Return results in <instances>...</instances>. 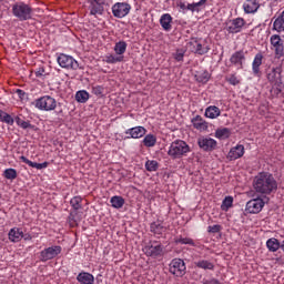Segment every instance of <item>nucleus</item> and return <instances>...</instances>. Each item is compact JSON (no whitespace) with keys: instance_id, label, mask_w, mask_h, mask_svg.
<instances>
[{"instance_id":"1","label":"nucleus","mask_w":284,"mask_h":284,"mask_svg":"<svg viewBox=\"0 0 284 284\" xmlns=\"http://www.w3.org/2000/svg\"><path fill=\"white\" fill-rule=\"evenodd\" d=\"M253 189L261 196H270L278 190V182L270 172H260L253 179Z\"/></svg>"},{"instance_id":"2","label":"nucleus","mask_w":284,"mask_h":284,"mask_svg":"<svg viewBox=\"0 0 284 284\" xmlns=\"http://www.w3.org/2000/svg\"><path fill=\"white\" fill-rule=\"evenodd\" d=\"M190 152H192V150L186 141L175 140L170 144L168 154L172 159H183V156H187Z\"/></svg>"},{"instance_id":"3","label":"nucleus","mask_w":284,"mask_h":284,"mask_svg":"<svg viewBox=\"0 0 284 284\" xmlns=\"http://www.w3.org/2000/svg\"><path fill=\"white\" fill-rule=\"evenodd\" d=\"M11 12L18 21H30L32 19V7L26 2H17L12 4Z\"/></svg>"},{"instance_id":"4","label":"nucleus","mask_w":284,"mask_h":284,"mask_svg":"<svg viewBox=\"0 0 284 284\" xmlns=\"http://www.w3.org/2000/svg\"><path fill=\"white\" fill-rule=\"evenodd\" d=\"M32 105L40 112H54L57 110V99L52 95H42L32 102Z\"/></svg>"},{"instance_id":"5","label":"nucleus","mask_w":284,"mask_h":284,"mask_svg":"<svg viewBox=\"0 0 284 284\" xmlns=\"http://www.w3.org/2000/svg\"><path fill=\"white\" fill-rule=\"evenodd\" d=\"M266 79L271 85L281 88L283 85V68L274 67L266 73Z\"/></svg>"},{"instance_id":"6","label":"nucleus","mask_w":284,"mask_h":284,"mask_svg":"<svg viewBox=\"0 0 284 284\" xmlns=\"http://www.w3.org/2000/svg\"><path fill=\"white\" fill-rule=\"evenodd\" d=\"M57 62L64 70H79V62L72 55L60 53L57 57Z\"/></svg>"},{"instance_id":"7","label":"nucleus","mask_w":284,"mask_h":284,"mask_svg":"<svg viewBox=\"0 0 284 284\" xmlns=\"http://www.w3.org/2000/svg\"><path fill=\"white\" fill-rule=\"evenodd\" d=\"M61 252H63V247H61L60 245H53V246L43 248L40 252V261L41 263H48V261H52V258H57V256H59Z\"/></svg>"},{"instance_id":"8","label":"nucleus","mask_w":284,"mask_h":284,"mask_svg":"<svg viewBox=\"0 0 284 284\" xmlns=\"http://www.w3.org/2000/svg\"><path fill=\"white\" fill-rule=\"evenodd\" d=\"M112 14L115 19H123L130 14L132 6L128 2H115L112 8Z\"/></svg>"},{"instance_id":"9","label":"nucleus","mask_w":284,"mask_h":284,"mask_svg":"<svg viewBox=\"0 0 284 284\" xmlns=\"http://www.w3.org/2000/svg\"><path fill=\"white\" fill-rule=\"evenodd\" d=\"M186 270L187 267L185 266V262L181 258H174L170 263L169 272L170 274H173V276L182 278V276H185Z\"/></svg>"},{"instance_id":"10","label":"nucleus","mask_w":284,"mask_h":284,"mask_svg":"<svg viewBox=\"0 0 284 284\" xmlns=\"http://www.w3.org/2000/svg\"><path fill=\"white\" fill-rule=\"evenodd\" d=\"M271 45L274 50L275 59H283L284 57V40L278 34H273L270 38Z\"/></svg>"},{"instance_id":"11","label":"nucleus","mask_w":284,"mask_h":284,"mask_svg":"<svg viewBox=\"0 0 284 284\" xmlns=\"http://www.w3.org/2000/svg\"><path fill=\"white\" fill-rule=\"evenodd\" d=\"M197 145L203 152H214L219 145V142L210 136H200L197 139Z\"/></svg>"},{"instance_id":"12","label":"nucleus","mask_w":284,"mask_h":284,"mask_svg":"<svg viewBox=\"0 0 284 284\" xmlns=\"http://www.w3.org/2000/svg\"><path fill=\"white\" fill-rule=\"evenodd\" d=\"M143 252L145 256L159 258V256H163V245L159 242H153L150 245L144 246Z\"/></svg>"},{"instance_id":"13","label":"nucleus","mask_w":284,"mask_h":284,"mask_svg":"<svg viewBox=\"0 0 284 284\" xmlns=\"http://www.w3.org/2000/svg\"><path fill=\"white\" fill-rule=\"evenodd\" d=\"M263 207H265V201H263L261 197H257L248 201L246 203L245 210L248 214H258L262 212Z\"/></svg>"},{"instance_id":"14","label":"nucleus","mask_w":284,"mask_h":284,"mask_svg":"<svg viewBox=\"0 0 284 284\" xmlns=\"http://www.w3.org/2000/svg\"><path fill=\"white\" fill-rule=\"evenodd\" d=\"M245 26V19L243 18H235L233 20H230L226 30L230 32V34H239L241 30H243V27Z\"/></svg>"},{"instance_id":"15","label":"nucleus","mask_w":284,"mask_h":284,"mask_svg":"<svg viewBox=\"0 0 284 284\" xmlns=\"http://www.w3.org/2000/svg\"><path fill=\"white\" fill-rule=\"evenodd\" d=\"M189 45L191 48V52H194V54H199L200 57H203V54H207L210 52V45L201 43L197 40L189 42Z\"/></svg>"},{"instance_id":"16","label":"nucleus","mask_w":284,"mask_h":284,"mask_svg":"<svg viewBox=\"0 0 284 284\" xmlns=\"http://www.w3.org/2000/svg\"><path fill=\"white\" fill-rule=\"evenodd\" d=\"M231 65L237 68V70H243V63H245V51H235L230 58Z\"/></svg>"},{"instance_id":"17","label":"nucleus","mask_w":284,"mask_h":284,"mask_svg":"<svg viewBox=\"0 0 284 284\" xmlns=\"http://www.w3.org/2000/svg\"><path fill=\"white\" fill-rule=\"evenodd\" d=\"M261 8V2L258 0H245L243 3V10L245 14H255Z\"/></svg>"},{"instance_id":"18","label":"nucleus","mask_w":284,"mask_h":284,"mask_svg":"<svg viewBox=\"0 0 284 284\" xmlns=\"http://www.w3.org/2000/svg\"><path fill=\"white\" fill-rule=\"evenodd\" d=\"M191 123L194 130H197L199 132H206L207 128H210L207 121H205L201 115L192 118Z\"/></svg>"},{"instance_id":"19","label":"nucleus","mask_w":284,"mask_h":284,"mask_svg":"<svg viewBox=\"0 0 284 284\" xmlns=\"http://www.w3.org/2000/svg\"><path fill=\"white\" fill-rule=\"evenodd\" d=\"M245 154V146L243 144H237L236 146L231 148L227 159L229 161H236L237 159H242Z\"/></svg>"},{"instance_id":"20","label":"nucleus","mask_w":284,"mask_h":284,"mask_svg":"<svg viewBox=\"0 0 284 284\" xmlns=\"http://www.w3.org/2000/svg\"><path fill=\"white\" fill-rule=\"evenodd\" d=\"M104 3L105 2L103 0H91L89 6L90 14L93 17H97V14H103Z\"/></svg>"},{"instance_id":"21","label":"nucleus","mask_w":284,"mask_h":284,"mask_svg":"<svg viewBox=\"0 0 284 284\" xmlns=\"http://www.w3.org/2000/svg\"><path fill=\"white\" fill-rule=\"evenodd\" d=\"M146 133L148 130L144 126H134L125 131V134L130 135L128 139H143Z\"/></svg>"},{"instance_id":"22","label":"nucleus","mask_w":284,"mask_h":284,"mask_svg":"<svg viewBox=\"0 0 284 284\" xmlns=\"http://www.w3.org/2000/svg\"><path fill=\"white\" fill-rule=\"evenodd\" d=\"M261 65H263V53L258 52L252 62V72L255 77H261Z\"/></svg>"},{"instance_id":"23","label":"nucleus","mask_w":284,"mask_h":284,"mask_svg":"<svg viewBox=\"0 0 284 284\" xmlns=\"http://www.w3.org/2000/svg\"><path fill=\"white\" fill-rule=\"evenodd\" d=\"M172 21L173 18L170 13L162 14L160 18V26L162 30H164L165 32H170L172 30Z\"/></svg>"},{"instance_id":"24","label":"nucleus","mask_w":284,"mask_h":284,"mask_svg":"<svg viewBox=\"0 0 284 284\" xmlns=\"http://www.w3.org/2000/svg\"><path fill=\"white\" fill-rule=\"evenodd\" d=\"M20 161H22V163H26L27 165H29V168H36V170H45V168H48V165H50V163H48V162H43V163L32 162L28 158H26V155H21Z\"/></svg>"},{"instance_id":"25","label":"nucleus","mask_w":284,"mask_h":284,"mask_svg":"<svg viewBox=\"0 0 284 284\" xmlns=\"http://www.w3.org/2000/svg\"><path fill=\"white\" fill-rule=\"evenodd\" d=\"M150 232L154 234L155 236H161L165 232V226H163V222L161 220H158L150 225Z\"/></svg>"},{"instance_id":"26","label":"nucleus","mask_w":284,"mask_h":284,"mask_svg":"<svg viewBox=\"0 0 284 284\" xmlns=\"http://www.w3.org/2000/svg\"><path fill=\"white\" fill-rule=\"evenodd\" d=\"M77 281L80 284H94V275L82 271L78 274Z\"/></svg>"},{"instance_id":"27","label":"nucleus","mask_w":284,"mask_h":284,"mask_svg":"<svg viewBox=\"0 0 284 284\" xmlns=\"http://www.w3.org/2000/svg\"><path fill=\"white\" fill-rule=\"evenodd\" d=\"M204 116L206 119H219L221 116V109L216 105H210L205 109Z\"/></svg>"},{"instance_id":"28","label":"nucleus","mask_w":284,"mask_h":284,"mask_svg":"<svg viewBox=\"0 0 284 284\" xmlns=\"http://www.w3.org/2000/svg\"><path fill=\"white\" fill-rule=\"evenodd\" d=\"M230 136H232V129L219 128L215 130V139L220 141H225V139H230Z\"/></svg>"},{"instance_id":"29","label":"nucleus","mask_w":284,"mask_h":284,"mask_svg":"<svg viewBox=\"0 0 284 284\" xmlns=\"http://www.w3.org/2000/svg\"><path fill=\"white\" fill-rule=\"evenodd\" d=\"M21 239H23V230L13 227L9 231V240H11L12 243H19Z\"/></svg>"},{"instance_id":"30","label":"nucleus","mask_w":284,"mask_h":284,"mask_svg":"<svg viewBox=\"0 0 284 284\" xmlns=\"http://www.w3.org/2000/svg\"><path fill=\"white\" fill-rule=\"evenodd\" d=\"M110 203L114 210H121V207L125 205V199H123L121 195H114L110 199Z\"/></svg>"},{"instance_id":"31","label":"nucleus","mask_w":284,"mask_h":284,"mask_svg":"<svg viewBox=\"0 0 284 284\" xmlns=\"http://www.w3.org/2000/svg\"><path fill=\"white\" fill-rule=\"evenodd\" d=\"M268 252H278L281 250V242L276 237H271L266 241Z\"/></svg>"},{"instance_id":"32","label":"nucleus","mask_w":284,"mask_h":284,"mask_svg":"<svg viewBox=\"0 0 284 284\" xmlns=\"http://www.w3.org/2000/svg\"><path fill=\"white\" fill-rule=\"evenodd\" d=\"M210 72L207 70L196 71L195 72V80L197 83H207L210 81Z\"/></svg>"},{"instance_id":"33","label":"nucleus","mask_w":284,"mask_h":284,"mask_svg":"<svg viewBox=\"0 0 284 284\" xmlns=\"http://www.w3.org/2000/svg\"><path fill=\"white\" fill-rule=\"evenodd\" d=\"M194 265L200 270H210L211 272H214V264L207 260H199L194 262Z\"/></svg>"},{"instance_id":"34","label":"nucleus","mask_w":284,"mask_h":284,"mask_svg":"<svg viewBox=\"0 0 284 284\" xmlns=\"http://www.w3.org/2000/svg\"><path fill=\"white\" fill-rule=\"evenodd\" d=\"M128 50V43L125 41H119L114 45V52L118 57H123Z\"/></svg>"},{"instance_id":"35","label":"nucleus","mask_w":284,"mask_h":284,"mask_svg":"<svg viewBox=\"0 0 284 284\" xmlns=\"http://www.w3.org/2000/svg\"><path fill=\"white\" fill-rule=\"evenodd\" d=\"M0 122L6 123L7 125H14V118H12L10 113H7L0 109Z\"/></svg>"},{"instance_id":"36","label":"nucleus","mask_w":284,"mask_h":284,"mask_svg":"<svg viewBox=\"0 0 284 284\" xmlns=\"http://www.w3.org/2000/svg\"><path fill=\"white\" fill-rule=\"evenodd\" d=\"M144 148H154L156 145V135L150 133L146 134L142 141Z\"/></svg>"},{"instance_id":"37","label":"nucleus","mask_w":284,"mask_h":284,"mask_svg":"<svg viewBox=\"0 0 284 284\" xmlns=\"http://www.w3.org/2000/svg\"><path fill=\"white\" fill-rule=\"evenodd\" d=\"M89 100L90 93L88 91L81 90L75 93V101H78V103H88Z\"/></svg>"},{"instance_id":"38","label":"nucleus","mask_w":284,"mask_h":284,"mask_svg":"<svg viewBox=\"0 0 284 284\" xmlns=\"http://www.w3.org/2000/svg\"><path fill=\"white\" fill-rule=\"evenodd\" d=\"M124 57L123 55H114V54H106L103 59L104 63H121L123 62Z\"/></svg>"},{"instance_id":"39","label":"nucleus","mask_w":284,"mask_h":284,"mask_svg":"<svg viewBox=\"0 0 284 284\" xmlns=\"http://www.w3.org/2000/svg\"><path fill=\"white\" fill-rule=\"evenodd\" d=\"M207 3V0H200L199 2H193L187 4V10L190 12H200L201 7L205 6Z\"/></svg>"},{"instance_id":"40","label":"nucleus","mask_w":284,"mask_h":284,"mask_svg":"<svg viewBox=\"0 0 284 284\" xmlns=\"http://www.w3.org/2000/svg\"><path fill=\"white\" fill-rule=\"evenodd\" d=\"M185 52H187L185 49H176L175 52L172 53V57L175 61H178V63H183Z\"/></svg>"},{"instance_id":"41","label":"nucleus","mask_w":284,"mask_h":284,"mask_svg":"<svg viewBox=\"0 0 284 284\" xmlns=\"http://www.w3.org/2000/svg\"><path fill=\"white\" fill-rule=\"evenodd\" d=\"M175 243L178 245H191L192 247H196V243L191 237H178L175 239Z\"/></svg>"},{"instance_id":"42","label":"nucleus","mask_w":284,"mask_h":284,"mask_svg":"<svg viewBox=\"0 0 284 284\" xmlns=\"http://www.w3.org/2000/svg\"><path fill=\"white\" fill-rule=\"evenodd\" d=\"M83 203V199L81 196H74L70 200V205L73 207L75 211L81 210L83 206L81 205Z\"/></svg>"},{"instance_id":"43","label":"nucleus","mask_w":284,"mask_h":284,"mask_svg":"<svg viewBox=\"0 0 284 284\" xmlns=\"http://www.w3.org/2000/svg\"><path fill=\"white\" fill-rule=\"evenodd\" d=\"M2 175L4 179H8V181H14L18 176L17 169H6Z\"/></svg>"},{"instance_id":"44","label":"nucleus","mask_w":284,"mask_h":284,"mask_svg":"<svg viewBox=\"0 0 284 284\" xmlns=\"http://www.w3.org/2000/svg\"><path fill=\"white\" fill-rule=\"evenodd\" d=\"M145 170L148 172H156L159 170V162L156 160H148L145 162Z\"/></svg>"},{"instance_id":"45","label":"nucleus","mask_w":284,"mask_h":284,"mask_svg":"<svg viewBox=\"0 0 284 284\" xmlns=\"http://www.w3.org/2000/svg\"><path fill=\"white\" fill-rule=\"evenodd\" d=\"M233 204H234V197L226 196L222 202L221 210H223V212H227V210H230V207H232Z\"/></svg>"},{"instance_id":"46","label":"nucleus","mask_w":284,"mask_h":284,"mask_svg":"<svg viewBox=\"0 0 284 284\" xmlns=\"http://www.w3.org/2000/svg\"><path fill=\"white\" fill-rule=\"evenodd\" d=\"M226 81L230 83V85H239L241 83V80L239 77H236V73L226 77Z\"/></svg>"},{"instance_id":"47","label":"nucleus","mask_w":284,"mask_h":284,"mask_svg":"<svg viewBox=\"0 0 284 284\" xmlns=\"http://www.w3.org/2000/svg\"><path fill=\"white\" fill-rule=\"evenodd\" d=\"M103 92H105V89L102 85L92 87V94L95 97H102Z\"/></svg>"},{"instance_id":"48","label":"nucleus","mask_w":284,"mask_h":284,"mask_svg":"<svg viewBox=\"0 0 284 284\" xmlns=\"http://www.w3.org/2000/svg\"><path fill=\"white\" fill-rule=\"evenodd\" d=\"M221 230H222V226L219 225V224L211 225V226L207 227V232L210 234H219V232H221Z\"/></svg>"},{"instance_id":"49","label":"nucleus","mask_w":284,"mask_h":284,"mask_svg":"<svg viewBox=\"0 0 284 284\" xmlns=\"http://www.w3.org/2000/svg\"><path fill=\"white\" fill-rule=\"evenodd\" d=\"M22 130H34V125L30 123V121H23L22 125L20 126Z\"/></svg>"},{"instance_id":"50","label":"nucleus","mask_w":284,"mask_h":284,"mask_svg":"<svg viewBox=\"0 0 284 284\" xmlns=\"http://www.w3.org/2000/svg\"><path fill=\"white\" fill-rule=\"evenodd\" d=\"M36 77L38 79H41V77H45V68L40 67L37 71H36Z\"/></svg>"},{"instance_id":"51","label":"nucleus","mask_w":284,"mask_h":284,"mask_svg":"<svg viewBox=\"0 0 284 284\" xmlns=\"http://www.w3.org/2000/svg\"><path fill=\"white\" fill-rule=\"evenodd\" d=\"M202 284H221V281H219L217 278L203 280Z\"/></svg>"},{"instance_id":"52","label":"nucleus","mask_w":284,"mask_h":284,"mask_svg":"<svg viewBox=\"0 0 284 284\" xmlns=\"http://www.w3.org/2000/svg\"><path fill=\"white\" fill-rule=\"evenodd\" d=\"M16 94H18L19 99H26V91L21 89H17Z\"/></svg>"},{"instance_id":"53","label":"nucleus","mask_w":284,"mask_h":284,"mask_svg":"<svg viewBox=\"0 0 284 284\" xmlns=\"http://www.w3.org/2000/svg\"><path fill=\"white\" fill-rule=\"evenodd\" d=\"M180 10H183V12H185V10H187V4H185V2H180L179 4Z\"/></svg>"},{"instance_id":"54","label":"nucleus","mask_w":284,"mask_h":284,"mask_svg":"<svg viewBox=\"0 0 284 284\" xmlns=\"http://www.w3.org/2000/svg\"><path fill=\"white\" fill-rule=\"evenodd\" d=\"M17 123V125H19V128H21L22 123H23V119L19 118V116H16V119H13Z\"/></svg>"},{"instance_id":"55","label":"nucleus","mask_w":284,"mask_h":284,"mask_svg":"<svg viewBox=\"0 0 284 284\" xmlns=\"http://www.w3.org/2000/svg\"><path fill=\"white\" fill-rule=\"evenodd\" d=\"M22 239H24V241H31L32 236H30L29 234H23Z\"/></svg>"},{"instance_id":"56","label":"nucleus","mask_w":284,"mask_h":284,"mask_svg":"<svg viewBox=\"0 0 284 284\" xmlns=\"http://www.w3.org/2000/svg\"><path fill=\"white\" fill-rule=\"evenodd\" d=\"M280 248L284 252V240H283L282 243L280 244Z\"/></svg>"},{"instance_id":"57","label":"nucleus","mask_w":284,"mask_h":284,"mask_svg":"<svg viewBox=\"0 0 284 284\" xmlns=\"http://www.w3.org/2000/svg\"><path fill=\"white\" fill-rule=\"evenodd\" d=\"M271 1H276V2H278V1H281V0H271Z\"/></svg>"}]
</instances>
